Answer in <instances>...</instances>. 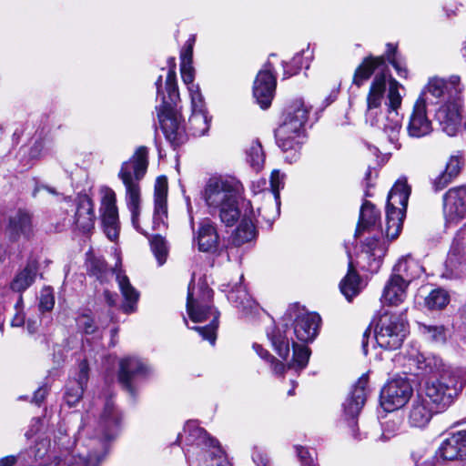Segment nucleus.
I'll return each instance as SVG.
<instances>
[{
  "instance_id": "1",
  "label": "nucleus",
  "mask_w": 466,
  "mask_h": 466,
  "mask_svg": "<svg viewBox=\"0 0 466 466\" xmlns=\"http://www.w3.org/2000/svg\"><path fill=\"white\" fill-rule=\"evenodd\" d=\"M375 77L370 85L367 96L366 122L371 127L382 130L389 141L400 149V131L401 129V117L398 108L401 105V96L398 90V83L391 81L385 102L386 109L382 111L380 106L386 91L388 66L383 56H368L356 68L353 76V84L361 86L374 74Z\"/></svg>"
},
{
  "instance_id": "2",
  "label": "nucleus",
  "mask_w": 466,
  "mask_h": 466,
  "mask_svg": "<svg viewBox=\"0 0 466 466\" xmlns=\"http://www.w3.org/2000/svg\"><path fill=\"white\" fill-rule=\"evenodd\" d=\"M167 66L165 85L163 86L162 76H159L155 82L157 101L160 100V104L156 106V111L167 141L174 149H177L187 141L188 136L179 108L180 96L177 83L175 57H168Z\"/></svg>"
},
{
  "instance_id": "3",
  "label": "nucleus",
  "mask_w": 466,
  "mask_h": 466,
  "mask_svg": "<svg viewBox=\"0 0 466 466\" xmlns=\"http://www.w3.org/2000/svg\"><path fill=\"white\" fill-rule=\"evenodd\" d=\"M320 317L309 312L299 303L289 306L279 325L273 323L267 329V337L275 352L283 360H287L290 352V329L296 339L302 343L312 342L319 334Z\"/></svg>"
},
{
  "instance_id": "4",
  "label": "nucleus",
  "mask_w": 466,
  "mask_h": 466,
  "mask_svg": "<svg viewBox=\"0 0 466 466\" xmlns=\"http://www.w3.org/2000/svg\"><path fill=\"white\" fill-rule=\"evenodd\" d=\"M380 229V211L369 200H364L360 210L359 220L354 237H360L363 232L377 231L372 237L366 238L361 242L358 265L361 270L371 274L377 273L388 251V244L382 237Z\"/></svg>"
},
{
  "instance_id": "5",
  "label": "nucleus",
  "mask_w": 466,
  "mask_h": 466,
  "mask_svg": "<svg viewBox=\"0 0 466 466\" xmlns=\"http://www.w3.org/2000/svg\"><path fill=\"white\" fill-rule=\"evenodd\" d=\"M239 181L233 177H212L202 192L212 216H218L226 227H233L241 218Z\"/></svg>"
},
{
  "instance_id": "6",
  "label": "nucleus",
  "mask_w": 466,
  "mask_h": 466,
  "mask_svg": "<svg viewBox=\"0 0 466 466\" xmlns=\"http://www.w3.org/2000/svg\"><path fill=\"white\" fill-rule=\"evenodd\" d=\"M192 283L193 279L188 285L187 312L194 322H203L210 318L211 321L206 326L189 327L187 319L184 317V322L187 328L198 332L203 339L208 340L211 345H215L220 313L213 306L214 292L206 282H201L198 283L197 298H194Z\"/></svg>"
},
{
  "instance_id": "7",
  "label": "nucleus",
  "mask_w": 466,
  "mask_h": 466,
  "mask_svg": "<svg viewBox=\"0 0 466 466\" xmlns=\"http://www.w3.org/2000/svg\"><path fill=\"white\" fill-rule=\"evenodd\" d=\"M466 380L454 370H444L439 375L429 378L424 384L428 403L436 413L445 411L461 393Z\"/></svg>"
},
{
  "instance_id": "8",
  "label": "nucleus",
  "mask_w": 466,
  "mask_h": 466,
  "mask_svg": "<svg viewBox=\"0 0 466 466\" xmlns=\"http://www.w3.org/2000/svg\"><path fill=\"white\" fill-rule=\"evenodd\" d=\"M410 192L411 188L404 177L398 179L388 194L385 234L390 241L396 239L402 230Z\"/></svg>"
},
{
  "instance_id": "9",
  "label": "nucleus",
  "mask_w": 466,
  "mask_h": 466,
  "mask_svg": "<svg viewBox=\"0 0 466 466\" xmlns=\"http://www.w3.org/2000/svg\"><path fill=\"white\" fill-rule=\"evenodd\" d=\"M148 153L146 146H140L128 160L122 163L118 178L125 186L126 198H140V182L148 167Z\"/></svg>"
},
{
  "instance_id": "10",
  "label": "nucleus",
  "mask_w": 466,
  "mask_h": 466,
  "mask_svg": "<svg viewBox=\"0 0 466 466\" xmlns=\"http://www.w3.org/2000/svg\"><path fill=\"white\" fill-rule=\"evenodd\" d=\"M408 333L409 323L404 315L386 311L376 324L375 339L380 348L394 350L400 348Z\"/></svg>"
},
{
  "instance_id": "11",
  "label": "nucleus",
  "mask_w": 466,
  "mask_h": 466,
  "mask_svg": "<svg viewBox=\"0 0 466 466\" xmlns=\"http://www.w3.org/2000/svg\"><path fill=\"white\" fill-rule=\"evenodd\" d=\"M368 382V373L362 374L342 403L343 419L347 422L352 437L357 441L361 440L358 433V417L367 400Z\"/></svg>"
},
{
  "instance_id": "12",
  "label": "nucleus",
  "mask_w": 466,
  "mask_h": 466,
  "mask_svg": "<svg viewBox=\"0 0 466 466\" xmlns=\"http://www.w3.org/2000/svg\"><path fill=\"white\" fill-rule=\"evenodd\" d=\"M186 434V444L196 445L198 447L211 448L214 451L210 452V460L215 461L210 466H233L223 451L219 441L210 436L207 431L199 427L195 420H188L184 426Z\"/></svg>"
},
{
  "instance_id": "13",
  "label": "nucleus",
  "mask_w": 466,
  "mask_h": 466,
  "mask_svg": "<svg viewBox=\"0 0 466 466\" xmlns=\"http://www.w3.org/2000/svg\"><path fill=\"white\" fill-rule=\"evenodd\" d=\"M35 231L34 214L29 209L19 208L7 217L5 235L10 242L28 241L35 236Z\"/></svg>"
},
{
  "instance_id": "14",
  "label": "nucleus",
  "mask_w": 466,
  "mask_h": 466,
  "mask_svg": "<svg viewBox=\"0 0 466 466\" xmlns=\"http://www.w3.org/2000/svg\"><path fill=\"white\" fill-rule=\"evenodd\" d=\"M412 393L413 389L407 378L393 379L380 390V406L387 412L396 410L408 402Z\"/></svg>"
},
{
  "instance_id": "15",
  "label": "nucleus",
  "mask_w": 466,
  "mask_h": 466,
  "mask_svg": "<svg viewBox=\"0 0 466 466\" xmlns=\"http://www.w3.org/2000/svg\"><path fill=\"white\" fill-rule=\"evenodd\" d=\"M274 137L286 162L293 164L300 159L302 147L308 138L306 131L291 130L279 126L274 130Z\"/></svg>"
},
{
  "instance_id": "16",
  "label": "nucleus",
  "mask_w": 466,
  "mask_h": 466,
  "mask_svg": "<svg viewBox=\"0 0 466 466\" xmlns=\"http://www.w3.org/2000/svg\"><path fill=\"white\" fill-rule=\"evenodd\" d=\"M274 66L267 62L258 73L253 84V96L262 109H268L275 96L277 80L273 74Z\"/></svg>"
},
{
  "instance_id": "17",
  "label": "nucleus",
  "mask_w": 466,
  "mask_h": 466,
  "mask_svg": "<svg viewBox=\"0 0 466 466\" xmlns=\"http://www.w3.org/2000/svg\"><path fill=\"white\" fill-rule=\"evenodd\" d=\"M147 375V366L136 357H127L119 362L118 380L123 389L133 398L137 394V385L140 379Z\"/></svg>"
},
{
  "instance_id": "18",
  "label": "nucleus",
  "mask_w": 466,
  "mask_h": 466,
  "mask_svg": "<svg viewBox=\"0 0 466 466\" xmlns=\"http://www.w3.org/2000/svg\"><path fill=\"white\" fill-rule=\"evenodd\" d=\"M426 93L422 92L416 100L410 116L407 131L410 137L421 138L433 131L432 123L427 116Z\"/></svg>"
},
{
  "instance_id": "19",
  "label": "nucleus",
  "mask_w": 466,
  "mask_h": 466,
  "mask_svg": "<svg viewBox=\"0 0 466 466\" xmlns=\"http://www.w3.org/2000/svg\"><path fill=\"white\" fill-rule=\"evenodd\" d=\"M461 100H453L442 104L435 113V119L439 122L442 131L448 136H456L462 129L461 109Z\"/></svg>"
},
{
  "instance_id": "20",
  "label": "nucleus",
  "mask_w": 466,
  "mask_h": 466,
  "mask_svg": "<svg viewBox=\"0 0 466 466\" xmlns=\"http://www.w3.org/2000/svg\"><path fill=\"white\" fill-rule=\"evenodd\" d=\"M311 106L306 105L302 98H296L288 104L281 116L279 127L291 130L306 131L305 126L309 119Z\"/></svg>"
},
{
  "instance_id": "21",
  "label": "nucleus",
  "mask_w": 466,
  "mask_h": 466,
  "mask_svg": "<svg viewBox=\"0 0 466 466\" xmlns=\"http://www.w3.org/2000/svg\"><path fill=\"white\" fill-rule=\"evenodd\" d=\"M76 213L73 221V230L86 235L95 228L96 215L94 203L86 194H78L76 198Z\"/></svg>"
},
{
  "instance_id": "22",
  "label": "nucleus",
  "mask_w": 466,
  "mask_h": 466,
  "mask_svg": "<svg viewBox=\"0 0 466 466\" xmlns=\"http://www.w3.org/2000/svg\"><path fill=\"white\" fill-rule=\"evenodd\" d=\"M463 86L458 76H452L449 80L434 78L427 86V91L432 96L441 98L443 104L453 100H461Z\"/></svg>"
},
{
  "instance_id": "23",
  "label": "nucleus",
  "mask_w": 466,
  "mask_h": 466,
  "mask_svg": "<svg viewBox=\"0 0 466 466\" xmlns=\"http://www.w3.org/2000/svg\"><path fill=\"white\" fill-rule=\"evenodd\" d=\"M100 211L104 231L106 237L114 241L119 235V219L114 191L111 190L103 197Z\"/></svg>"
},
{
  "instance_id": "24",
  "label": "nucleus",
  "mask_w": 466,
  "mask_h": 466,
  "mask_svg": "<svg viewBox=\"0 0 466 466\" xmlns=\"http://www.w3.org/2000/svg\"><path fill=\"white\" fill-rule=\"evenodd\" d=\"M167 182L165 177H157L154 188L153 229L161 231L167 228Z\"/></svg>"
},
{
  "instance_id": "25",
  "label": "nucleus",
  "mask_w": 466,
  "mask_h": 466,
  "mask_svg": "<svg viewBox=\"0 0 466 466\" xmlns=\"http://www.w3.org/2000/svg\"><path fill=\"white\" fill-rule=\"evenodd\" d=\"M89 379V365L86 360L78 363V371L73 380L66 385L64 400L69 407L75 406L81 400Z\"/></svg>"
},
{
  "instance_id": "26",
  "label": "nucleus",
  "mask_w": 466,
  "mask_h": 466,
  "mask_svg": "<svg viewBox=\"0 0 466 466\" xmlns=\"http://www.w3.org/2000/svg\"><path fill=\"white\" fill-rule=\"evenodd\" d=\"M347 257L349 258L348 272L346 276L339 282V289L346 299L350 302L357 297L362 290V279L360 274L357 272L355 266L352 261V256L350 248L348 243H344Z\"/></svg>"
},
{
  "instance_id": "27",
  "label": "nucleus",
  "mask_w": 466,
  "mask_h": 466,
  "mask_svg": "<svg viewBox=\"0 0 466 466\" xmlns=\"http://www.w3.org/2000/svg\"><path fill=\"white\" fill-rule=\"evenodd\" d=\"M244 276H240V283L232 289L228 295V299L236 307L243 318L257 315L259 311L258 303L248 295L245 287H242Z\"/></svg>"
},
{
  "instance_id": "28",
  "label": "nucleus",
  "mask_w": 466,
  "mask_h": 466,
  "mask_svg": "<svg viewBox=\"0 0 466 466\" xmlns=\"http://www.w3.org/2000/svg\"><path fill=\"white\" fill-rule=\"evenodd\" d=\"M444 210L453 219L466 216V187L449 189L443 195Z\"/></svg>"
},
{
  "instance_id": "29",
  "label": "nucleus",
  "mask_w": 466,
  "mask_h": 466,
  "mask_svg": "<svg viewBox=\"0 0 466 466\" xmlns=\"http://www.w3.org/2000/svg\"><path fill=\"white\" fill-rule=\"evenodd\" d=\"M421 267L410 255L401 257L393 266L390 276L401 283L410 284L420 277Z\"/></svg>"
},
{
  "instance_id": "30",
  "label": "nucleus",
  "mask_w": 466,
  "mask_h": 466,
  "mask_svg": "<svg viewBox=\"0 0 466 466\" xmlns=\"http://www.w3.org/2000/svg\"><path fill=\"white\" fill-rule=\"evenodd\" d=\"M463 431L451 433L441 444L437 453L446 461L461 460L464 461V442Z\"/></svg>"
},
{
  "instance_id": "31",
  "label": "nucleus",
  "mask_w": 466,
  "mask_h": 466,
  "mask_svg": "<svg viewBox=\"0 0 466 466\" xmlns=\"http://www.w3.org/2000/svg\"><path fill=\"white\" fill-rule=\"evenodd\" d=\"M85 264L87 275L96 278L101 283L106 282L108 277L115 272L102 256H97L91 250L86 253Z\"/></svg>"
},
{
  "instance_id": "32",
  "label": "nucleus",
  "mask_w": 466,
  "mask_h": 466,
  "mask_svg": "<svg viewBox=\"0 0 466 466\" xmlns=\"http://www.w3.org/2000/svg\"><path fill=\"white\" fill-rule=\"evenodd\" d=\"M116 281L124 298L121 309L126 314L136 312L139 299V292L131 285L129 279L120 271L116 273Z\"/></svg>"
},
{
  "instance_id": "33",
  "label": "nucleus",
  "mask_w": 466,
  "mask_h": 466,
  "mask_svg": "<svg viewBox=\"0 0 466 466\" xmlns=\"http://www.w3.org/2000/svg\"><path fill=\"white\" fill-rule=\"evenodd\" d=\"M197 239L199 251L214 253L218 244V235L216 227L209 221L201 223Z\"/></svg>"
},
{
  "instance_id": "34",
  "label": "nucleus",
  "mask_w": 466,
  "mask_h": 466,
  "mask_svg": "<svg viewBox=\"0 0 466 466\" xmlns=\"http://www.w3.org/2000/svg\"><path fill=\"white\" fill-rule=\"evenodd\" d=\"M408 286V284L401 283L390 276L382 291L381 302L388 305H399L406 298Z\"/></svg>"
},
{
  "instance_id": "35",
  "label": "nucleus",
  "mask_w": 466,
  "mask_h": 466,
  "mask_svg": "<svg viewBox=\"0 0 466 466\" xmlns=\"http://www.w3.org/2000/svg\"><path fill=\"white\" fill-rule=\"evenodd\" d=\"M37 270L38 268L35 263L28 262L25 267L15 276L10 284L11 289L17 293H23L35 282Z\"/></svg>"
},
{
  "instance_id": "36",
  "label": "nucleus",
  "mask_w": 466,
  "mask_h": 466,
  "mask_svg": "<svg viewBox=\"0 0 466 466\" xmlns=\"http://www.w3.org/2000/svg\"><path fill=\"white\" fill-rule=\"evenodd\" d=\"M433 412L432 406L429 408L424 400H413L409 412V422L412 427L422 428L429 423Z\"/></svg>"
},
{
  "instance_id": "37",
  "label": "nucleus",
  "mask_w": 466,
  "mask_h": 466,
  "mask_svg": "<svg viewBox=\"0 0 466 466\" xmlns=\"http://www.w3.org/2000/svg\"><path fill=\"white\" fill-rule=\"evenodd\" d=\"M256 228L249 215L245 213L242 216L239 225L237 227L233 236L232 242L235 246H241L256 236Z\"/></svg>"
},
{
  "instance_id": "38",
  "label": "nucleus",
  "mask_w": 466,
  "mask_h": 466,
  "mask_svg": "<svg viewBox=\"0 0 466 466\" xmlns=\"http://www.w3.org/2000/svg\"><path fill=\"white\" fill-rule=\"evenodd\" d=\"M290 344L292 345L293 355L291 361L288 363V370L299 372L307 367L311 350L306 343L298 344L294 340H290Z\"/></svg>"
},
{
  "instance_id": "39",
  "label": "nucleus",
  "mask_w": 466,
  "mask_h": 466,
  "mask_svg": "<svg viewBox=\"0 0 466 466\" xmlns=\"http://www.w3.org/2000/svg\"><path fill=\"white\" fill-rule=\"evenodd\" d=\"M210 121L208 112H192L188 119V130L194 137L204 136L209 129Z\"/></svg>"
},
{
  "instance_id": "40",
  "label": "nucleus",
  "mask_w": 466,
  "mask_h": 466,
  "mask_svg": "<svg viewBox=\"0 0 466 466\" xmlns=\"http://www.w3.org/2000/svg\"><path fill=\"white\" fill-rule=\"evenodd\" d=\"M449 301L448 292L442 289H436L425 298L424 303L430 310H441L447 306Z\"/></svg>"
},
{
  "instance_id": "41",
  "label": "nucleus",
  "mask_w": 466,
  "mask_h": 466,
  "mask_svg": "<svg viewBox=\"0 0 466 466\" xmlns=\"http://www.w3.org/2000/svg\"><path fill=\"white\" fill-rule=\"evenodd\" d=\"M246 153L248 163L255 170H259L265 161V154L260 142L258 140L253 141Z\"/></svg>"
},
{
  "instance_id": "42",
  "label": "nucleus",
  "mask_w": 466,
  "mask_h": 466,
  "mask_svg": "<svg viewBox=\"0 0 466 466\" xmlns=\"http://www.w3.org/2000/svg\"><path fill=\"white\" fill-rule=\"evenodd\" d=\"M151 250L159 266H162L167 257V246L166 239L160 235H155L150 239Z\"/></svg>"
},
{
  "instance_id": "43",
  "label": "nucleus",
  "mask_w": 466,
  "mask_h": 466,
  "mask_svg": "<svg viewBox=\"0 0 466 466\" xmlns=\"http://www.w3.org/2000/svg\"><path fill=\"white\" fill-rule=\"evenodd\" d=\"M286 175L279 172V170H273L270 176L269 183L270 189L274 195L276 204L278 208L280 205V194L279 191L284 187Z\"/></svg>"
},
{
  "instance_id": "44",
  "label": "nucleus",
  "mask_w": 466,
  "mask_h": 466,
  "mask_svg": "<svg viewBox=\"0 0 466 466\" xmlns=\"http://www.w3.org/2000/svg\"><path fill=\"white\" fill-rule=\"evenodd\" d=\"M304 53V50L301 52L296 54L292 60L289 63H287L285 61L282 62V66L284 69V78H289L295 75H297L300 69L302 68L304 62L302 59V54Z\"/></svg>"
},
{
  "instance_id": "45",
  "label": "nucleus",
  "mask_w": 466,
  "mask_h": 466,
  "mask_svg": "<svg viewBox=\"0 0 466 466\" xmlns=\"http://www.w3.org/2000/svg\"><path fill=\"white\" fill-rule=\"evenodd\" d=\"M420 331L429 340L434 342L445 341V331L442 326L421 325Z\"/></svg>"
},
{
  "instance_id": "46",
  "label": "nucleus",
  "mask_w": 466,
  "mask_h": 466,
  "mask_svg": "<svg viewBox=\"0 0 466 466\" xmlns=\"http://www.w3.org/2000/svg\"><path fill=\"white\" fill-rule=\"evenodd\" d=\"M77 328L87 335L97 330V325L90 313H83L76 318Z\"/></svg>"
},
{
  "instance_id": "47",
  "label": "nucleus",
  "mask_w": 466,
  "mask_h": 466,
  "mask_svg": "<svg viewBox=\"0 0 466 466\" xmlns=\"http://www.w3.org/2000/svg\"><path fill=\"white\" fill-rule=\"evenodd\" d=\"M188 92L191 98L192 112H208L199 86H189Z\"/></svg>"
},
{
  "instance_id": "48",
  "label": "nucleus",
  "mask_w": 466,
  "mask_h": 466,
  "mask_svg": "<svg viewBox=\"0 0 466 466\" xmlns=\"http://www.w3.org/2000/svg\"><path fill=\"white\" fill-rule=\"evenodd\" d=\"M126 202L128 210L131 213V221L133 227L140 233L146 235V233L142 231L139 226L140 198H126Z\"/></svg>"
},
{
  "instance_id": "49",
  "label": "nucleus",
  "mask_w": 466,
  "mask_h": 466,
  "mask_svg": "<svg viewBox=\"0 0 466 466\" xmlns=\"http://www.w3.org/2000/svg\"><path fill=\"white\" fill-rule=\"evenodd\" d=\"M180 72L182 80L187 86V89H189V86H198L194 84L195 69L192 61H185V58H183L180 63Z\"/></svg>"
},
{
  "instance_id": "50",
  "label": "nucleus",
  "mask_w": 466,
  "mask_h": 466,
  "mask_svg": "<svg viewBox=\"0 0 466 466\" xmlns=\"http://www.w3.org/2000/svg\"><path fill=\"white\" fill-rule=\"evenodd\" d=\"M463 165L464 160L461 156H452L449 159L444 172L453 179L460 174Z\"/></svg>"
},
{
  "instance_id": "51",
  "label": "nucleus",
  "mask_w": 466,
  "mask_h": 466,
  "mask_svg": "<svg viewBox=\"0 0 466 466\" xmlns=\"http://www.w3.org/2000/svg\"><path fill=\"white\" fill-rule=\"evenodd\" d=\"M55 305V297L50 289H45L41 292L38 309L41 313L49 312Z\"/></svg>"
},
{
  "instance_id": "52",
  "label": "nucleus",
  "mask_w": 466,
  "mask_h": 466,
  "mask_svg": "<svg viewBox=\"0 0 466 466\" xmlns=\"http://www.w3.org/2000/svg\"><path fill=\"white\" fill-rule=\"evenodd\" d=\"M294 448L296 455L302 466H319L314 462L313 455L308 448L300 445H295Z\"/></svg>"
},
{
  "instance_id": "53",
  "label": "nucleus",
  "mask_w": 466,
  "mask_h": 466,
  "mask_svg": "<svg viewBox=\"0 0 466 466\" xmlns=\"http://www.w3.org/2000/svg\"><path fill=\"white\" fill-rule=\"evenodd\" d=\"M252 461L257 466H268L269 464L268 454L258 447L253 449Z\"/></svg>"
},
{
  "instance_id": "54",
  "label": "nucleus",
  "mask_w": 466,
  "mask_h": 466,
  "mask_svg": "<svg viewBox=\"0 0 466 466\" xmlns=\"http://www.w3.org/2000/svg\"><path fill=\"white\" fill-rule=\"evenodd\" d=\"M452 181V178L450 177L444 171L441 173L433 181H432V187L434 191H440L442 190L444 187H446Z\"/></svg>"
},
{
  "instance_id": "55",
  "label": "nucleus",
  "mask_w": 466,
  "mask_h": 466,
  "mask_svg": "<svg viewBox=\"0 0 466 466\" xmlns=\"http://www.w3.org/2000/svg\"><path fill=\"white\" fill-rule=\"evenodd\" d=\"M195 43V35H191L186 42L184 48L180 54V60L185 58V61H192L193 45Z\"/></svg>"
},
{
  "instance_id": "56",
  "label": "nucleus",
  "mask_w": 466,
  "mask_h": 466,
  "mask_svg": "<svg viewBox=\"0 0 466 466\" xmlns=\"http://www.w3.org/2000/svg\"><path fill=\"white\" fill-rule=\"evenodd\" d=\"M48 393V389L46 386L39 387L35 392L33 396L32 401L36 405L40 406L41 403L45 400L46 395Z\"/></svg>"
},
{
  "instance_id": "57",
  "label": "nucleus",
  "mask_w": 466,
  "mask_h": 466,
  "mask_svg": "<svg viewBox=\"0 0 466 466\" xmlns=\"http://www.w3.org/2000/svg\"><path fill=\"white\" fill-rule=\"evenodd\" d=\"M268 362L270 363L272 371L276 375H283L285 370L288 369V364L285 365L283 362L278 360L275 357L274 360H270Z\"/></svg>"
},
{
  "instance_id": "58",
  "label": "nucleus",
  "mask_w": 466,
  "mask_h": 466,
  "mask_svg": "<svg viewBox=\"0 0 466 466\" xmlns=\"http://www.w3.org/2000/svg\"><path fill=\"white\" fill-rule=\"evenodd\" d=\"M253 349L257 352V354L266 361H269L270 360H274V356L269 353L268 350H265L260 344L254 343Z\"/></svg>"
},
{
  "instance_id": "59",
  "label": "nucleus",
  "mask_w": 466,
  "mask_h": 466,
  "mask_svg": "<svg viewBox=\"0 0 466 466\" xmlns=\"http://www.w3.org/2000/svg\"><path fill=\"white\" fill-rule=\"evenodd\" d=\"M390 63L395 68L399 76L407 77V74H408L407 68L405 66H401V64L395 57H392L391 59H390Z\"/></svg>"
},
{
  "instance_id": "60",
  "label": "nucleus",
  "mask_w": 466,
  "mask_h": 466,
  "mask_svg": "<svg viewBox=\"0 0 466 466\" xmlns=\"http://www.w3.org/2000/svg\"><path fill=\"white\" fill-rule=\"evenodd\" d=\"M26 329L28 333L35 334L39 329V323L37 319H33L29 318L25 322Z\"/></svg>"
},
{
  "instance_id": "61",
  "label": "nucleus",
  "mask_w": 466,
  "mask_h": 466,
  "mask_svg": "<svg viewBox=\"0 0 466 466\" xmlns=\"http://www.w3.org/2000/svg\"><path fill=\"white\" fill-rule=\"evenodd\" d=\"M339 92V88H333L330 91L329 95L323 101L324 107H327L328 106L332 104L338 98Z\"/></svg>"
},
{
  "instance_id": "62",
  "label": "nucleus",
  "mask_w": 466,
  "mask_h": 466,
  "mask_svg": "<svg viewBox=\"0 0 466 466\" xmlns=\"http://www.w3.org/2000/svg\"><path fill=\"white\" fill-rule=\"evenodd\" d=\"M25 316L21 311H16L15 315L11 320L12 327H22L25 324Z\"/></svg>"
},
{
  "instance_id": "63",
  "label": "nucleus",
  "mask_w": 466,
  "mask_h": 466,
  "mask_svg": "<svg viewBox=\"0 0 466 466\" xmlns=\"http://www.w3.org/2000/svg\"><path fill=\"white\" fill-rule=\"evenodd\" d=\"M104 296H105V299H106V303L109 306L113 307L116 304V300H117L116 293H112L109 290H105Z\"/></svg>"
},
{
  "instance_id": "64",
  "label": "nucleus",
  "mask_w": 466,
  "mask_h": 466,
  "mask_svg": "<svg viewBox=\"0 0 466 466\" xmlns=\"http://www.w3.org/2000/svg\"><path fill=\"white\" fill-rule=\"evenodd\" d=\"M16 461L15 456H6L0 459V466H13Z\"/></svg>"
}]
</instances>
